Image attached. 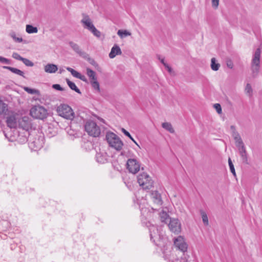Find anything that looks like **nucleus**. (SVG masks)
<instances>
[{"instance_id":"f257e3e1","label":"nucleus","mask_w":262,"mask_h":262,"mask_svg":"<svg viewBox=\"0 0 262 262\" xmlns=\"http://www.w3.org/2000/svg\"><path fill=\"white\" fill-rule=\"evenodd\" d=\"M165 259L170 262H187L186 253L188 247H158Z\"/></svg>"},{"instance_id":"f03ea898","label":"nucleus","mask_w":262,"mask_h":262,"mask_svg":"<svg viewBox=\"0 0 262 262\" xmlns=\"http://www.w3.org/2000/svg\"><path fill=\"white\" fill-rule=\"evenodd\" d=\"M260 54V49L259 48H257L255 50L252 57L251 63V70L252 77L254 78L258 76L259 72Z\"/></svg>"},{"instance_id":"7ed1b4c3","label":"nucleus","mask_w":262,"mask_h":262,"mask_svg":"<svg viewBox=\"0 0 262 262\" xmlns=\"http://www.w3.org/2000/svg\"><path fill=\"white\" fill-rule=\"evenodd\" d=\"M57 112L60 116L67 119L73 120L75 117L73 110L68 104H60L57 107Z\"/></svg>"},{"instance_id":"20e7f679","label":"nucleus","mask_w":262,"mask_h":262,"mask_svg":"<svg viewBox=\"0 0 262 262\" xmlns=\"http://www.w3.org/2000/svg\"><path fill=\"white\" fill-rule=\"evenodd\" d=\"M106 139L109 145L116 149L120 150L123 146V142L120 139L113 133H108L106 135Z\"/></svg>"},{"instance_id":"39448f33","label":"nucleus","mask_w":262,"mask_h":262,"mask_svg":"<svg viewBox=\"0 0 262 262\" xmlns=\"http://www.w3.org/2000/svg\"><path fill=\"white\" fill-rule=\"evenodd\" d=\"M85 130L91 136L96 137L100 134V129L96 122L92 120H88L85 124Z\"/></svg>"},{"instance_id":"423d86ee","label":"nucleus","mask_w":262,"mask_h":262,"mask_svg":"<svg viewBox=\"0 0 262 262\" xmlns=\"http://www.w3.org/2000/svg\"><path fill=\"white\" fill-rule=\"evenodd\" d=\"M138 182L144 189H149L153 186V181L146 173L143 172L138 176Z\"/></svg>"},{"instance_id":"0eeeda50","label":"nucleus","mask_w":262,"mask_h":262,"mask_svg":"<svg viewBox=\"0 0 262 262\" xmlns=\"http://www.w3.org/2000/svg\"><path fill=\"white\" fill-rule=\"evenodd\" d=\"M47 111L43 106L40 105H35L30 110V115L33 118L43 119L47 116Z\"/></svg>"},{"instance_id":"6e6552de","label":"nucleus","mask_w":262,"mask_h":262,"mask_svg":"<svg viewBox=\"0 0 262 262\" xmlns=\"http://www.w3.org/2000/svg\"><path fill=\"white\" fill-rule=\"evenodd\" d=\"M19 116L16 113L12 112L8 115L6 117V122L8 126L11 128L17 127Z\"/></svg>"},{"instance_id":"1a4fd4ad","label":"nucleus","mask_w":262,"mask_h":262,"mask_svg":"<svg viewBox=\"0 0 262 262\" xmlns=\"http://www.w3.org/2000/svg\"><path fill=\"white\" fill-rule=\"evenodd\" d=\"M127 168L129 171L133 173H136L140 170V165L137 160L129 159L127 160Z\"/></svg>"},{"instance_id":"9d476101","label":"nucleus","mask_w":262,"mask_h":262,"mask_svg":"<svg viewBox=\"0 0 262 262\" xmlns=\"http://www.w3.org/2000/svg\"><path fill=\"white\" fill-rule=\"evenodd\" d=\"M168 227L171 232L176 234H179L181 231V223L177 219H170Z\"/></svg>"},{"instance_id":"9b49d317","label":"nucleus","mask_w":262,"mask_h":262,"mask_svg":"<svg viewBox=\"0 0 262 262\" xmlns=\"http://www.w3.org/2000/svg\"><path fill=\"white\" fill-rule=\"evenodd\" d=\"M31 123L28 117L25 116L21 118H19L17 127L27 131L31 127Z\"/></svg>"},{"instance_id":"f8f14e48","label":"nucleus","mask_w":262,"mask_h":262,"mask_svg":"<svg viewBox=\"0 0 262 262\" xmlns=\"http://www.w3.org/2000/svg\"><path fill=\"white\" fill-rule=\"evenodd\" d=\"M81 23L83 25L84 28L91 31L95 27L89 16L86 14H82V19L81 20Z\"/></svg>"},{"instance_id":"ddd939ff","label":"nucleus","mask_w":262,"mask_h":262,"mask_svg":"<svg viewBox=\"0 0 262 262\" xmlns=\"http://www.w3.org/2000/svg\"><path fill=\"white\" fill-rule=\"evenodd\" d=\"M95 158L97 162L104 163L107 160L108 156L105 151L100 150L99 152L97 151Z\"/></svg>"},{"instance_id":"4468645a","label":"nucleus","mask_w":262,"mask_h":262,"mask_svg":"<svg viewBox=\"0 0 262 262\" xmlns=\"http://www.w3.org/2000/svg\"><path fill=\"white\" fill-rule=\"evenodd\" d=\"M66 69L70 72H71V74L75 77L80 79L81 80L86 82L87 79L85 76L81 74L79 72H77L75 70L71 68L67 67Z\"/></svg>"},{"instance_id":"2eb2a0df","label":"nucleus","mask_w":262,"mask_h":262,"mask_svg":"<svg viewBox=\"0 0 262 262\" xmlns=\"http://www.w3.org/2000/svg\"><path fill=\"white\" fill-rule=\"evenodd\" d=\"M122 51L120 48L117 45H115L111 49V52L109 54L110 58H114L117 55H121Z\"/></svg>"},{"instance_id":"dca6fc26","label":"nucleus","mask_w":262,"mask_h":262,"mask_svg":"<svg viewBox=\"0 0 262 262\" xmlns=\"http://www.w3.org/2000/svg\"><path fill=\"white\" fill-rule=\"evenodd\" d=\"M151 198L153 202L157 205L162 204V200L160 194L157 191H154L150 193Z\"/></svg>"},{"instance_id":"f3484780","label":"nucleus","mask_w":262,"mask_h":262,"mask_svg":"<svg viewBox=\"0 0 262 262\" xmlns=\"http://www.w3.org/2000/svg\"><path fill=\"white\" fill-rule=\"evenodd\" d=\"M44 70L48 73H55L58 70V67L54 64L48 63L44 67Z\"/></svg>"},{"instance_id":"a211bd4d","label":"nucleus","mask_w":262,"mask_h":262,"mask_svg":"<svg viewBox=\"0 0 262 262\" xmlns=\"http://www.w3.org/2000/svg\"><path fill=\"white\" fill-rule=\"evenodd\" d=\"M29 146L36 150L40 148L42 146V144L39 141V139H35L34 140L30 142Z\"/></svg>"},{"instance_id":"6ab92c4d","label":"nucleus","mask_w":262,"mask_h":262,"mask_svg":"<svg viewBox=\"0 0 262 262\" xmlns=\"http://www.w3.org/2000/svg\"><path fill=\"white\" fill-rule=\"evenodd\" d=\"M4 69H8L9 70V71H10L11 72H12V73H14V74H16L17 75H18L19 76H21L23 77H25V76H24V72H23L22 71L18 69H16V68H13V67H7V66H4Z\"/></svg>"},{"instance_id":"aec40b11","label":"nucleus","mask_w":262,"mask_h":262,"mask_svg":"<svg viewBox=\"0 0 262 262\" xmlns=\"http://www.w3.org/2000/svg\"><path fill=\"white\" fill-rule=\"evenodd\" d=\"M240 156L242 158V161L244 163H247L248 159L247 156V152L245 147H242L241 148L238 149Z\"/></svg>"},{"instance_id":"412c9836","label":"nucleus","mask_w":262,"mask_h":262,"mask_svg":"<svg viewBox=\"0 0 262 262\" xmlns=\"http://www.w3.org/2000/svg\"><path fill=\"white\" fill-rule=\"evenodd\" d=\"M174 246H185L186 243L184 238L182 236H179L174 239Z\"/></svg>"},{"instance_id":"4be33fe9","label":"nucleus","mask_w":262,"mask_h":262,"mask_svg":"<svg viewBox=\"0 0 262 262\" xmlns=\"http://www.w3.org/2000/svg\"><path fill=\"white\" fill-rule=\"evenodd\" d=\"M14 140H17L20 143H24L28 141L27 137L26 135H23L21 134H19L18 137L16 139H9V140L10 141H13Z\"/></svg>"},{"instance_id":"5701e85b","label":"nucleus","mask_w":262,"mask_h":262,"mask_svg":"<svg viewBox=\"0 0 262 262\" xmlns=\"http://www.w3.org/2000/svg\"><path fill=\"white\" fill-rule=\"evenodd\" d=\"M86 74H87V75L90 78V82L97 79V77L96 76V73L92 70H91L89 68H87L86 69Z\"/></svg>"},{"instance_id":"b1692460","label":"nucleus","mask_w":262,"mask_h":262,"mask_svg":"<svg viewBox=\"0 0 262 262\" xmlns=\"http://www.w3.org/2000/svg\"><path fill=\"white\" fill-rule=\"evenodd\" d=\"M66 81H67V83L68 86L71 89L75 91L76 92H77L78 94H81V92H80V90L77 87V86L74 82L71 81L68 79H66Z\"/></svg>"},{"instance_id":"393cba45","label":"nucleus","mask_w":262,"mask_h":262,"mask_svg":"<svg viewBox=\"0 0 262 262\" xmlns=\"http://www.w3.org/2000/svg\"><path fill=\"white\" fill-rule=\"evenodd\" d=\"M26 32L29 34L36 33L38 32L37 28L31 25H26Z\"/></svg>"},{"instance_id":"a878e982","label":"nucleus","mask_w":262,"mask_h":262,"mask_svg":"<svg viewBox=\"0 0 262 262\" xmlns=\"http://www.w3.org/2000/svg\"><path fill=\"white\" fill-rule=\"evenodd\" d=\"M162 127L170 132V133H173L174 130L173 128L172 125L169 122H164L162 124Z\"/></svg>"},{"instance_id":"bb28decb","label":"nucleus","mask_w":262,"mask_h":262,"mask_svg":"<svg viewBox=\"0 0 262 262\" xmlns=\"http://www.w3.org/2000/svg\"><path fill=\"white\" fill-rule=\"evenodd\" d=\"M220 64L216 62L215 58H212L211 60V68L213 71H216L219 69Z\"/></svg>"},{"instance_id":"cd10ccee","label":"nucleus","mask_w":262,"mask_h":262,"mask_svg":"<svg viewBox=\"0 0 262 262\" xmlns=\"http://www.w3.org/2000/svg\"><path fill=\"white\" fill-rule=\"evenodd\" d=\"M8 111V105L2 100H0V115L6 114Z\"/></svg>"},{"instance_id":"c85d7f7f","label":"nucleus","mask_w":262,"mask_h":262,"mask_svg":"<svg viewBox=\"0 0 262 262\" xmlns=\"http://www.w3.org/2000/svg\"><path fill=\"white\" fill-rule=\"evenodd\" d=\"M24 90L27 93L30 94H36L37 95H40V92L38 90L31 89L29 87L25 86Z\"/></svg>"},{"instance_id":"c756f323","label":"nucleus","mask_w":262,"mask_h":262,"mask_svg":"<svg viewBox=\"0 0 262 262\" xmlns=\"http://www.w3.org/2000/svg\"><path fill=\"white\" fill-rule=\"evenodd\" d=\"M160 216L162 222L167 223L169 220V215L165 211H162L160 213Z\"/></svg>"},{"instance_id":"7c9ffc66","label":"nucleus","mask_w":262,"mask_h":262,"mask_svg":"<svg viewBox=\"0 0 262 262\" xmlns=\"http://www.w3.org/2000/svg\"><path fill=\"white\" fill-rule=\"evenodd\" d=\"M69 45L70 47L77 53H81V51L80 49L79 46L76 43H74L73 41H70L69 42Z\"/></svg>"},{"instance_id":"2f4dec72","label":"nucleus","mask_w":262,"mask_h":262,"mask_svg":"<svg viewBox=\"0 0 262 262\" xmlns=\"http://www.w3.org/2000/svg\"><path fill=\"white\" fill-rule=\"evenodd\" d=\"M201 214L204 224L206 226L208 225L209 222L207 214L203 210H201Z\"/></svg>"},{"instance_id":"473e14b6","label":"nucleus","mask_w":262,"mask_h":262,"mask_svg":"<svg viewBox=\"0 0 262 262\" xmlns=\"http://www.w3.org/2000/svg\"><path fill=\"white\" fill-rule=\"evenodd\" d=\"M93 88L95 89L97 92H100V85L97 81V79L92 81L90 82Z\"/></svg>"},{"instance_id":"72a5a7b5","label":"nucleus","mask_w":262,"mask_h":262,"mask_svg":"<svg viewBox=\"0 0 262 262\" xmlns=\"http://www.w3.org/2000/svg\"><path fill=\"white\" fill-rule=\"evenodd\" d=\"M9 35L11 37H12L14 39V40L15 42H21L23 41L22 38L16 37L15 33L14 31L10 32Z\"/></svg>"},{"instance_id":"f704fd0d","label":"nucleus","mask_w":262,"mask_h":262,"mask_svg":"<svg viewBox=\"0 0 262 262\" xmlns=\"http://www.w3.org/2000/svg\"><path fill=\"white\" fill-rule=\"evenodd\" d=\"M117 34L120 37H123V35L126 36H129L130 35V33L127 31V30H119L117 32Z\"/></svg>"},{"instance_id":"c9c22d12","label":"nucleus","mask_w":262,"mask_h":262,"mask_svg":"<svg viewBox=\"0 0 262 262\" xmlns=\"http://www.w3.org/2000/svg\"><path fill=\"white\" fill-rule=\"evenodd\" d=\"M235 142L236 146L237 147L238 149L241 148L242 147H245L241 137L238 138V139L235 140Z\"/></svg>"},{"instance_id":"e433bc0d","label":"nucleus","mask_w":262,"mask_h":262,"mask_svg":"<svg viewBox=\"0 0 262 262\" xmlns=\"http://www.w3.org/2000/svg\"><path fill=\"white\" fill-rule=\"evenodd\" d=\"M228 164H229V168H230V170L231 171V172L232 173V174L235 176H236V173H235V169H234V165L232 163V162L231 161V159L229 158L228 159Z\"/></svg>"},{"instance_id":"4c0bfd02","label":"nucleus","mask_w":262,"mask_h":262,"mask_svg":"<svg viewBox=\"0 0 262 262\" xmlns=\"http://www.w3.org/2000/svg\"><path fill=\"white\" fill-rule=\"evenodd\" d=\"M231 128L233 130H232V136L234 138V140L238 139V138H241L240 135L236 131L235 127L234 126H231Z\"/></svg>"},{"instance_id":"58836bf2","label":"nucleus","mask_w":262,"mask_h":262,"mask_svg":"<svg viewBox=\"0 0 262 262\" xmlns=\"http://www.w3.org/2000/svg\"><path fill=\"white\" fill-rule=\"evenodd\" d=\"M21 61L26 66L28 67H33L34 66V63L33 62H32L31 60L27 58H24L21 60Z\"/></svg>"},{"instance_id":"ea45409f","label":"nucleus","mask_w":262,"mask_h":262,"mask_svg":"<svg viewBox=\"0 0 262 262\" xmlns=\"http://www.w3.org/2000/svg\"><path fill=\"white\" fill-rule=\"evenodd\" d=\"M122 132L126 136L128 137L135 144H136L137 145L138 144L136 142V141L133 139V138L132 137L130 134L128 132H127L126 130H125L124 128H122L121 129Z\"/></svg>"},{"instance_id":"a19ab883","label":"nucleus","mask_w":262,"mask_h":262,"mask_svg":"<svg viewBox=\"0 0 262 262\" xmlns=\"http://www.w3.org/2000/svg\"><path fill=\"white\" fill-rule=\"evenodd\" d=\"M91 32L93 34L94 36L97 37L99 38L101 36V32L98 30L95 27H94L93 29L91 31Z\"/></svg>"},{"instance_id":"79ce46f5","label":"nucleus","mask_w":262,"mask_h":262,"mask_svg":"<svg viewBox=\"0 0 262 262\" xmlns=\"http://www.w3.org/2000/svg\"><path fill=\"white\" fill-rule=\"evenodd\" d=\"M245 92L247 94H248L249 95H251V94L252 93V89L251 85L249 83L247 84L245 88Z\"/></svg>"},{"instance_id":"37998d69","label":"nucleus","mask_w":262,"mask_h":262,"mask_svg":"<svg viewBox=\"0 0 262 262\" xmlns=\"http://www.w3.org/2000/svg\"><path fill=\"white\" fill-rule=\"evenodd\" d=\"M12 57L14 58V59H16L20 60V61H21V60L23 58V57L20 56L19 54H18L17 53H16V52H14L12 54Z\"/></svg>"},{"instance_id":"c03bdc74","label":"nucleus","mask_w":262,"mask_h":262,"mask_svg":"<svg viewBox=\"0 0 262 262\" xmlns=\"http://www.w3.org/2000/svg\"><path fill=\"white\" fill-rule=\"evenodd\" d=\"M0 62L3 63L9 64L10 63V60L5 57L0 56Z\"/></svg>"},{"instance_id":"a18cd8bd","label":"nucleus","mask_w":262,"mask_h":262,"mask_svg":"<svg viewBox=\"0 0 262 262\" xmlns=\"http://www.w3.org/2000/svg\"><path fill=\"white\" fill-rule=\"evenodd\" d=\"M52 88L58 91H64V89L62 88L59 84H55L52 85Z\"/></svg>"},{"instance_id":"49530a36","label":"nucleus","mask_w":262,"mask_h":262,"mask_svg":"<svg viewBox=\"0 0 262 262\" xmlns=\"http://www.w3.org/2000/svg\"><path fill=\"white\" fill-rule=\"evenodd\" d=\"M214 106L215 108L216 109V112L219 114H221L222 113V107H221V105L219 103H216L214 104Z\"/></svg>"},{"instance_id":"de8ad7c7","label":"nucleus","mask_w":262,"mask_h":262,"mask_svg":"<svg viewBox=\"0 0 262 262\" xmlns=\"http://www.w3.org/2000/svg\"><path fill=\"white\" fill-rule=\"evenodd\" d=\"M219 4V0H212V7L217 8Z\"/></svg>"},{"instance_id":"09e8293b","label":"nucleus","mask_w":262,"mask_h":262,"mask_svg":"<svg viewBox=\"0 0 262 262\" xmlns=\"http://www.w3.org/2000/svg\"><path fill=\"white\" fill-rule=\"evenodd\" d=\"M227 66L230 69H232L233 67V63L232 61L230 60H228L227 61Z\"/></svg>"},{"instance_id":"8fccbe9b","label":"nucleus","mask_w":262,"mask_h":262,"mask_svg":"<svg viewBox=\"0 0 262 262\" xmlns=\"http://www.w3.org/2000/svg\"><path fill=\"white\" fill-rule=\"evenodd\" d=\"M165 68L167 70L168 72L169 73H170V74H171V73H172V68H171L170 67H169V66H168V64H166V65H165Z\"/></svg>"},{"instance_id":"3c124183","label":"nucleus","mask_w":262,"mask_h":262,"mask_svg":"<svg viewBox=\"0 0 262 262\" xmlns=\"http://www.w3.org/2000/svg\"><path fill=\"white\" fill-rule=\"evenodd\" d=\"M159 59L160 60L161 62L164 65L165 67V64H167L166 62H165L164 58H161L160 57H159Z\"/></svg>"},{"instance_id":"603ef678","label":"nucleus","mask_w":262,"mask_h":262,"mask_svg":"<svg viewBox=\"0 0 262 262\" xmlns=\"http://www.w3.org/2000/svg\"><path fill=\"white\" fill-rule=\"evenodd\" d=\"M64 71V69H61V68H60V69H59V73L60 74H61V73H62V72H63Z\"/></svg>"},{"instance_id":"864d4df0","label":"nucleus","mask_w":262,"mask_h":262,"mask_svg":"<svg viewBox=\"0 0 262 262\" xmlns=\"http://www.w3.org/2000/svg\"><path fill=\"white\" fill-rule=\"evenodd\" d=\"M151 228H150L149 229V231L150 232V235L151 238H152V234L151 233Z\"/></svg>"},{"instance_id":"5fc2aeb1","label":"nucleus","mask_w":262,"mask_h":262,"mask_svg":"<svg viewBox=\"0 0 262 262\" xmlns=\"http://www.w3.org/2000/svg\"><path fill=\"white\" fill-rule=\"evenodd\" d=\"M5 137H6V138H8L7 135L6 134H5Z\"/></svg>"}]
</instances>
